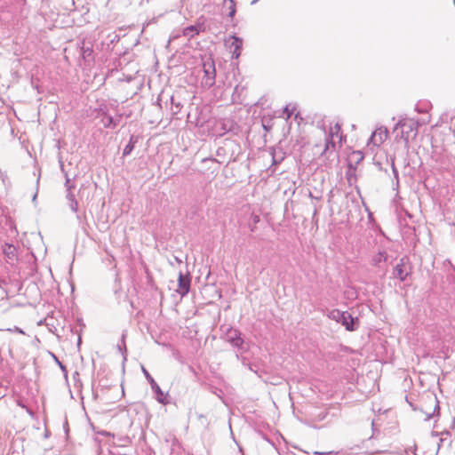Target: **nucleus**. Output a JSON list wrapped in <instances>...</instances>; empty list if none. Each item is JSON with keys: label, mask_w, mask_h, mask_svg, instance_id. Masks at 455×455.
Instances as JSON below:
<instances>
[{"label": "nucleus", "mask_w": 455, "mask_h": 455, "mask_svg": "<svg viewBox=\"0 0 455 455\" xmlns=\"http://www.w3.org/2000/svg\"><path fill=\"white\" fill-rule=\"evenodd\" d=\"M418 122L413 119H401L395 124L394 132H396V138H400L407 146L410 138H415L418 134Z\"/></svg>", "instance_id": "obj_1"}, {"label": "nucleus", "mask_w": 455, "mask_h": 455, "mask_svg": "<svg viewBox=\"0 0 455 455\" xmlns=\"http://www.w3.org/2000/svg\"><path fill=\"white\" fill-rule=\"evenodd\" d=\"M412 266L410 258L407 255L399 259L397 264L393 267L390 278L397 279L400 282L407 281L411 275Z\"/></svg>", "instance_id": "obj_2"}, {"label": "nucleus", "mask_w": 455, "mask_h": 455, "mask_svg": "<svg viewBox=\"0 0 455 455\" xmlns=\"http://www.w3.org/2000/svg\"><path fill=\"white\" fill-rule=\"evenodd\" d=\"M141 371H142L146 379L149 383L152 391L155 393L156 401L163 405L169 404L170 403L169 394L164 393L161 389L159 385L156 382L154 378L151 376V374L148 372V371L143 365L141 366Z\"/></svg>", "instance_id": "obj_3"}, {"label": "nucleus", "mask_w": 455, "mask_h": 455, "mask_svg": "<svg viewBox=\"0 0 455 455\" xmlns=\"http://www.w3.org/2000/svg\"><path fill=\"white\" fill-rule=\"evenodd\" d=\"M203 70L204 73V83L206 86L212 87L215 84L216 68L214 60L208 57L203 62Z\"/></svg>", "instance_id": "obj_4"}, {"label": "nucleus", "mask_w": 455, "mask_h": 455, "mask_svg": "<svg viewBox=\"0 0 455 455\" xmlns=\"http://www.w3.org/2000/svg\"><path fill=\"white\" fill-rule=\"evenodd\" d=\"M227 341L234 347L237 348L239 351H245L244 348V340L242 338V333L239 330L235 329L233 327L228 328L226 331Z\"/></svg>", "instance_id": "obj_5"}, {"label": "nucleus", "mask_w": 455, "mask_h": 455, "mask_svg": "<svg viewBox=\"0 0 455 455\" xmlns=\"http://www.w3.org/2000/svg\"><path fill=\"white\" fill-rule=\"evenodd\" d=\"M339 323L343 325L347 331H354L359 327V319L358 317H354L347 311H343Z\"/></svg>", "instance_id": "obj_6"}, {"label": "nucleus", "mask_w": 455, "mask_h": 455, "mask_svg": "<svg viewBox=\"0 0 455 455\" xmlns=\"http://www.w3.org/2000/svg\"><path fill=\"white\" fill-rule=\"evenodd\" d=\"M191 276L189 274L184 275L180 271L178 278V290L177 292L181 296H186L190 290Z\"/></svg>", "instance_id": "obj_7"}, {"label": "nucleus", "mask_w": 455, "mask_h": 455, "mask_svg": "<svg viewBox=\"0 0 455 455\" xmlns=\"http://www.w3.org/2000/svg\"><path fill=\"white\" fill-rule=\"evenodd\" d=\"M3 252L7 263L13 265L18 262V250L12 243H5L3 246Z\"/></svg>", "instance_id": "obj_8"}, {"label": "nucleus", "mask_w": 455, "mask_h": 455, "mask_svg": "<svg viewBox=\"0 0 455 455\" xmlns=\"http://www.w3.org/2000/svg\"><path fill=\"white\" fill-rule=\"evenodd\" d=\"M232 39L230 44V50L232 52L233 59H238L241 55L242 48H243V39L235 35L230 36Z\"/></svg>", "instance_id": "obj_9"}, {"label": "nucleus", "mask_w": 455, "mask_h": 455, "mask_svg": "<svg viewBox=\"0 0 455 455\" xmlns=\"http://www.w3.org/2000/svg\"><path fill=\"white\" fill-rule=\"evenodd\" d=\"M389 259L386 251H379L377 254L373 255L371 259V264L378 268H383V264Z\"/></svg>", "instance_id": "obj_10"}, {"label": "nucleus", "mask_w": 455, "mask_h": 455, "mask_svg": "<svg viewBox=\"0 0 455 455\" xmlns=\"http://www.w3.org/2000/svg\"><path fill=\"white\" fill-rule=\"evenodd\" d=\"M201 31H203L202 24L189 25L183 29L182 34L184 36L190 39L199 35Z\"/></svg>", "instance_id": "obj_11"}, {"label": "nucleus", "mask_w": 455, "mask_h": 455, "mask_svg": "<svg viewBox=\"0 0 455 455\" xmlns=\"http://www.w3.org/2000/svg\"><path fill=\"white\" fill-rule=\"evenodd\" d=\"M139 140L140 136L138 135L132 134L130 136L129 141L123 150V157H126L132 154Z\"/></svg>", "instance_id": "obj_12"}, {"label": "nucleus", "mask_w": 455, "mask_h": 455, "mask_svg": "<svg viewBox=\"0 0 455 455\" xmlns=\"http://www.w3.org/2000/svg\"><path fill=\"white\" fill-rule=\"evenodd\" d=\"M102 123L105 128H115L117 126L118 122L113 118L108 112H104V117Z\"/></svg>", "instance_id": "obj_13"}, {"label": "nucleus", "mask_w": 455, "mask_h": 455, "mask_svg": "<svg viewBox=\"0 0 455 455\" xmlns=\"http://www.w3.org/2000/svg\"><path fill=\"white\" fill-rule=\"evenodd\" d=\"M331 148V151L330 152V154H334V149H335V142L333 141V133L331 132L328 138L326 139V142H325V147H324V150L323 152V154H326L327 152H329Z\"/></svg>", "instance_id": "obj_14"}, {"label": "nucleus", "mask_w": 455, "mask_h": 455, "mask_svg": "<svg viewBox=\"0 0 455 455\" xmlns=\"http://www.w3.org/2000/svg\"><path fill=\"white\" fill-rule=\"evenodd\" d=\"M342 312L339 309L334 308L331 310H329L326 314L327 317L331 320H333L339 323L340 317L342 315Z\"/></svg>", "instance_id": "obj_15"}, {"label": "nucleus", "mask_w": 455, "mask_h": 455, "mask_svg": "<svg viewBox=\"0 0 455 455\" xmlns=\"http://www.w3.org/2000/svg\"><path fill=\"white\" fill-rule=\"evenodd\" d=\"M125 337H126V334L123 333L122 338H121V344L117 345L118 350L123 355L124 361H126V352H127V348H126V345H125Z\"/></svg>", "instance_id": "obj_16"}, {"label": "nucleus", "mask_w": 455, "mask_h": 455, "mask_svg": "<svg viewBox=\"0 0 455 455\" xmlns=\"http://www.w3.org/2000/svg\"><path fill=\"white\" fill-rule=\"evenodd\" d=\"M387 137V129H385V131L383 132H379V141H377V140H376L375 132L371 135L370 140H373L374 141L373 143L375 145H379V144H381L384 141V140H386Z\"/></svg>", "instance_id": "obj_17"}, {"label": "nucleus", "mask_w": 455, "mask_h": 455, "mask_svg": "<svg viewBox=\"0 0 455 455\" xmlns=\"http://www.w3.org/2000/svg\"><path fill=\"white\" fill-rule=\"evenodd\" d=\"M226 2H229L230 5L228 6V16L233 19L236 13V7L235 0H225Z\"/></svg>", "instance_id": "obj_18"}, {"label": "nucleus", "mask_w": 455, "mask_h": 455, "mask_svg": "<svg viewBox=\"0 0 455 455\" xmlns=\"http://www.w3.org/2000/svg\"><path fill=\"white\" fill-rule=\"evenodd\" d=\"M93 53V50L92 47L89 46H84L82 47V57L84 60H88L92 57Z\"/></svg>", "instance_id": "obj_19"}, {"label": "nucleus", "mask_w": 455, "mask_h": 455, "mask_svg": "<svg viewBox=\"0 0 455 455\" xmlns=\"http://www.w3.org/2000/svg\"><path fill=\"white\" fill-rule=\"evenodd\" d=\"M433 400L435 402L434 411H433V413H430V414L427 415V419H431L435 415H439V411H440L439 401L437 400L436 396H435L433 398Z\"/></svg>", "instance_id": "obj_20"}, {"label": "nucleus", "mask_w": 455, "mask_h": 455, "mask_svg": "<svg viewBox=\"0 0 455 455\" xmlns=\"http://www.w3.org/2000/svg\"><path fill=\"white\" fill-rule=\"evenodd\" d=\"M171 101H172V104L173 105V107L175 108L173 114L177 115L182 108V104L180 102H175L173 96L171 97Z\"/></svg>", "instance_id": "obj_21"}, {"label": "nucleus", "mask_w": 455, "mask_h": 455, "mask_svg": "<svg viewBox=\"0 0 455 455\" xmlns=\"http://www.w3.org/2000/svg\"><path fill=\"white\" fill-rule=\"evenodd\" d=\"M52 356H53V358H54L55 362L57 363V364L60 366V368L61 371H62V372L64 373V375L67 377V372H68V371H67V367H66V365H64V364H63V363H62L58 359V357H56L54 355H52Z\"/></svg>", "instance_id": "obj_22"}, {"label": "nucleus", "mask_w": 455, "mask_h": 455, "mask_svg": "<svg viewBox=\"0 0 455 455\" xmlns=\"http://www.w3.org/2000/svg\"><path fill=\"white\" fill-rule=\"evenodd\" d=\"M66 181H65V188L67 191H71L73 188H75V185L71 184L70 179L68 178V174L65 173Z\"/></svg>", "instance_id": "obj_23"}, {"label": "nucleus", "mask_w": 455, "mask_h": 455, "mask_svg": "<svg viewBox=\"0 0 455 455\" xmlns=\"http://www.w3.org/2000/svg\"><path fill=\"white\" fill-rule=\"evenodd\" d=\"M328 411H320L317 415H315V419L317 421H322L323 419H326V417L328 416Z\"/></svg>", "instance_id": "obj_24"}, {"label": "nucleus", "mask_w": 455, "mask_h": 455, "mask_svg": "<svg viewBox=\"0 0 455 455\" xmlns=\"http://www.w3.org/2000/svg\"><path fill=\"white\" fill-rule=\"evenodd\" d=\"M68 206H69V209L73 212L77 213V212H78V202H77V200L74 201V202L68 203Z\"/></svg>", "instance_id": "obj_25"}, {"label": "nucleus", "mask_w": 455, "mask_h": 455, "mask_svg": "<svg viewBox=\"0 0 455 455\" xmlns=\"http://www.w3.org/2000/svg\"><path fill=\"white\" fill-rule=\"evenodd\" d=\"M351 169H352V164L349 163L348 171L347 172V179L349 183H351L353 178H355V174L352 173Z\"/></svg>", "instance_id": "obj_26"}, {"label": "nucleus", "mask_w": 455, "mask_h": 455, "mask_svg": "<svg viewBox=\"0 0 455 455\" xmlns=\"http://www.w3.org/2000/svg\"><path fill=\"white\" fill-rule=\"evenodd\" d=\"M66 198L68 203L76 201L75 194L71 191H67Z\"/></svg>", "instance_id": "obj_27"}, {"label": "nucleus", "mask_w": 455, "mask_h": 455, "mask_svg": "<svg viewBox=\"0 0 455 455\" xmlns=\"http://www.w3.org/2000/svg\"><path fill=\"white\" fill-rule=\"evenodd\" d=\"M353 156H356V164H359L363 159V155L362 154L361 151L354 152Z\"/></svg>", "instance_id": "obj_28"}, {"label": "nucleus", "mask_w": 455, "mask_h": 455, "mask_svg": "<svg viewBox=\"0 0 455 455\" xmlns=\"http://www.w3.org/2000/svg\"><path fill=\"white\" fill-rule=\"evenodd\" d=\"M235 356H236V358H237L238 360H241V362H242V363H243V365H249V363H248V360H247V358H246V357H244V356H240V355H239V354H236V355H235Z\"/></svg>", "instance_id": "obj_29"}, {"label": "nucleus", "mask_w": 455, "mask_h": 455, "mask_svg": "<svg viewBox=\"0 0 455 455\" xmlns=\"http://www.w3.org/2000/svg\"><path fill=\"white\" fill-rule=\"evenodd\" d=\"M274 153H275V149H274V148H271L272 164L276 165V164H280V161H277V160L275 159V154H274Z\"/></svg>", "instance_id": "obj_30"}, {"label": "nucleus", "mask_w": 455, "mask_h": 455, "mask_svg": "<svg viewBox=\"0 0 455 455\" xmlns=\"http://www.w3.org/2000/svg\"><path fill=\"white\" fill-rule=\"evenodd\" d=\"M392 172H393V173H394L395 178L396 180H398V175H399V174H398V171H397V169L395 168V164H392Z\"/></svg>", "instance_id": "obj_31"}, {"label": "nucleus", "mask_w": 455, "mask_h": 455, "mask_svg": "<svg viewBox=\"0 0 455 455\" xmlns=\"http://www.w3.org/2000/svg\"><path fill=\"white\" fill-rule=\"evenodd\" d=\"M284 113L287 114V118H290L291 116V115H292V111L289 110V107L288 106H286L284 108Z\"/></svg>", "instance_id": "obj_32"}, {"label": "nucleus", "mask_w": 455, "mask_h": 455, "mask_svg": "<svg viewBox=\"0 0 455 455\" xmlns=\"http://www.w3.org/2000/svg\"><path fill=\"white\" fill-rule=\"evenodd\" d=\"M63 428H64L66 434H68V419H65V422L63 424Z\"/></svg>", "instance_id": "obj_33"}, {"label": "nucleus", "mask_w": 455, "mask_h": 455, "mask_svg": "<svg viewBox=\"0 0 455 455\" xmlns=\"http://www.w3.org/2000/svg\"><path fill=\"white\" fill-rule=\"evenodd\" d=\"M262 126H263V129L267 132L270 131V129H271V125L269 124L263 123Z\"/></svg>", "instance_id": "obj_34"}, {"label": "nucleus", "mask_w": 455, "mask_h": 455, "mask_svg": "<svg viewBox=\"0 0 455 455\" xmlns=\"http://www.w3.org/2000/svg\"><path fill=\"white\" fill-rule=\"evenodd\" d=\"M104 112H108L107 109H105L103 108H100L99 116H102V118L104 117Z\"/></svg>", "instance_id": "obj_35"}, {"label": "nucleus", "mask_w": 455, "mask_h": 455, "mask_svg": "<svg viewBox=\"0 0 455 455\" xmlns=\"http://www.w3.org/2000/svg\"><path fill=\"white\" fill-rule=\"evenodd\" d=\"M331 453V451L330 452H319V451H315V454H317V455H330Z\"/></svg>", "instance_id": "obj_36"}, {"label": "nucleus", "mask_w": 455, "mask_h": 455, "mask_svg": "<svg viewBox=\"0 0 455 455\" xmlns=\"http://www.w3.org/2000/svg\"><path fill=\"white\" fill-rule=\"evenodd\" d=\"M174 260H175L177 263H179V264L182 263V259H180V258H178V257H176V256L174 257Z\"/></svg>", "instance_id": "obj_37"}, {"label": "nucleus", "mask_w": 455, "mask_h": 455, "mask_svg": "<svg viewBox=\"0 0 455 455\" xmlns=\"http://www.w3.org/2000/svg\"><path fill=\"white\" fill-rule=\"evenodd\" d=\"M92 396L93 399L96 400L98 398V394L92 389Z\"/></svg>", "instance_id": "obj_38"}, {"label": "nucleus", "mask_w": 455, "mask_h": 455, "mask_svg": "<svg viewBox=\"0 0 455 455\" xmlns=\"http://www.w3.org/2000/svg\"><path fill=\"white\" fill-rule=\"evenodd\" d=\"M335 129H336V132H338L339 130H340V126L339 124H335Z\"/></svg>", "instance_id": "obj_39"}, {"label": "nucleus", "mask_w": 455, "mask_h": 455, "mask_svg": "<svg viewBox=\"0 0 455 455\" xmlns=\"http://www.w3.org/2000/svg\"><path fill=\"white\" fill-rule=\"evenodd\" d=\"M386 272H387V269L383 268V273H382L381 276H384L386 275Z\"/></svg>", "instance_id": "obj_40"}, {"label": "nucleus", "mask_w": 455, "mask_h": 455, "mask_svg": "<svg viewBox=\"0 0 455 455\" xmlns=\"http://www.w3.org/2000/svg\"><path fill=\"white\" fill-rule=\"evenodd\" d=\"M17 331L20 332V333H24L23 331L21 329H19V328H16Z\"/></svg>", "instance_id": "obj_41"}, {"label": "nucleus", "mask_w": 455, "mask_h": 455, "mask_svg": "<svg viewBox=\"0 0 455 455\" xmlns=\"http://www.w3.org/2000/svg\"><path fill=\"white\" fill-rule=\"evenodd\" d=\"M36 196H37V194L36 193V194L34 195V196H33V201H35V200L36 199Z\"/></svg>", "instance_id": "obj_42"}, {"label": "nucleus", "mask_w": 455, "mask_h": 455, "mask_svg": "<svg viewBox=\"0 0 455 455\" xmlns=\"http://www.w3.org/2000/svg\"><path fill=\"white\" fill-rule=\"evenodd\" d=\"M39 179H40V178L38 177V178H37V180H36V184H37V185L39 184Z\"/></svg>", "instance_id": "obj_43"}, {"label": "nucleus", "mask_w": 455, "mask_h": 455, "mask_svg": "<svg viewBox=\"0 0 455 455\" xmlns=\"http://www.w3.org/2000/svg\"><path fill=\"white\" fill-rule=\"evenodd\" d=\"M237 90H238V85L235 86V92H236Z\"/></svg>", "instance_id": "obj_44"}, {"label": "nucleus", "mask_w": 455, "mask_h": 455, "mask_svg": "<svg viewBox=\"0 0 455 455\" xmlns=\"http://www.w3.org/2000/svg\"><path fill=\"white\" fill-rule=\"evenodd\" d=\"M416 110H417L418 112H419V113L421 112V110H420V109H419L418 108H416Z\"/></svg>", "instance_id": "obj_45"}, {"label": "nucleus", "mask_w": 455, "mask_h": 455, "mask_svg": "<svg viewBox=\"0 0 455 455\" xmlns=\"http://www.w3.org/2000/svg\"><path fill=\"white\" fill-rule=\"evenodd\" d=\"M72 1V5H75V0H71Z\"/></svg>", "instance_id": "obj_46"}, {"label": "nucleus", "mask_w": 455, "mask_h": 455, "mask_svg": "<svg viewBox=\"0 0 455 455\" xmlns=\"http://www.w3.org/2000/svg\"><path fill=\"white\" fill-rule=\"evenodd\" d=\"M4 396V395H0V399L3 398Z\"/></svg>", "instance_id": "obj_47"}, {"label": "nucleus", "mask_w": 455, "mask_h": 455, "mask_svg": "<svg viewBox=\"0 0 455 455\" xmlns=\"http://www.w3.org/2000/svg\"><path fill=\"white\" fill-rule=\"evenodd\" d=\"M453 4H455V0H453Z\"/></svg>", "instance_id": "obj_48"}]
</instances>
